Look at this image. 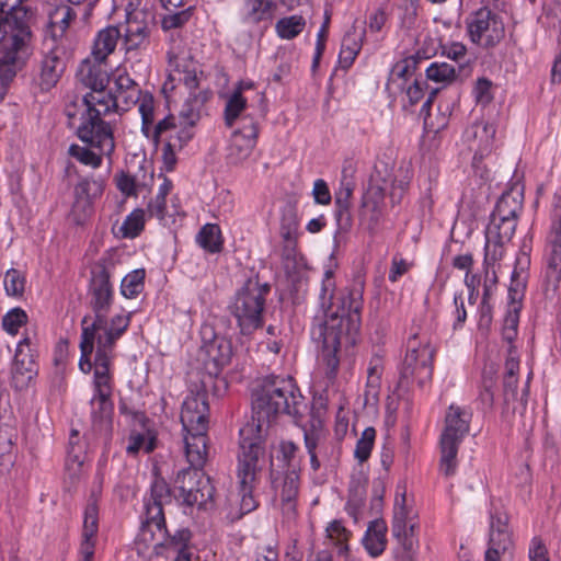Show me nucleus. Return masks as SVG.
I'll return each instance as SVG.
<instances>
[{
    "label": "nucleus",
    "instance_id": "39448f33",
    "mask_svg": "<svg viewBox=\"0 0 561 561\" xmlns=\"http://www.w3.org/2000/svg\"><path fill=\"white\" fill-rule=\"evenodd\" d=\"M409 183L410 176L407 168L394 169L388 163L377 165L363 196L359 214L360 226L370 234H375L383 218L386 193L389 194L390 202L394 206L402 201Z\"/></svg>",
    "mask_w": 561,
    "mask_h": 561
},
{
    "label": "nucleus",
    "instance_id": "f3484780",
    "mask_svg": "<svg viewBox=\"0 0 561 561\" xmlns=\"http://www.w3.org/2000/svg\"><path fill=\"white\" fill-rule=\"evenodd\" d=\"M208 400L205 389L191 391L183 402L181 423L184 432L208 430Z\"/></svg>",
    "mask_w": 561,
    "mask_h": 561
},
{
    "label": "nucleus",
    "instance_id": "0eeeda50",
    "mask_svg": "<svg viewBox=\"0 0 561 561\" xmlns=\"http://www.w3.org/2000/svg\"><path fill=\"white\" fill-rule=\"evenodd\" d=\"M268 293L270 286L266 283H260L257 278H249L236 293L230 309L242 335L249 336L263 325Z\"/></svg>",
    "mask_w": 561,
    "mask_h": 561
},
{
    "label": "nucleus",
    "instance_id": "c85d7f7f",
    "mask_svg": "<svg viewBox=\"0 0 561 561\" xmlns=\"http://www.w3.org/2000/svg\"><path fill=\"white\" fill-rule=\"evenodd\" d=\"M60 55V49L54 48L41 61L39 87L44 91L55 87L65 71L66 65Z\"/></svg>",
    "mask_w": 561,
    "mask_h": 561
},
{
    "label": "nucleus",
    "instance_id": "13d9d810",
    "mask_svg": "<svg viewBox=\"0 0 561 561\" xmlns=\"http://www.w3.org/2000/svg\"><path fill=\"white\" fill-rule=\"evenodd\" d=\"M98 150H99V153H95L88 148L80 147L78 145H71L69 147L68 152L71 157L76 158L81 163L91 165L93 168H98L101 165L102 156L103 154L107 156L106 153H102L100 149H98Z\"/></svg>",
    "mask_w": 561,
    "mask_h": 561
},
{
    "label": "nucleus",
    "instance_id": "ea45409f",
    "mask_svg": "<svg viewBox=\"0 0 561 561\" xmlns=\"http://www.w3.org/2000/svg\"><path fill=\"white\" fill-rule=\"evenodd\" d=\"M75 16L76 13L73 10L65 3H60L51 8L48 11V24L51 28L53 35H62Z\"/></svg>",
    "mask_w": 561,
    "mask_h": 561
},
{
    "label": "nucleus",
    "instance_id": "4d7b16f0",
    "mask_svg": "<svg viewBox=\"0 0 561 561\" xmlns=\"http://www.w3.org/2000/svg\"><path fill=\"white\" fill-rule=\"evenodd\" d=\"M375 438H376L375 428L367 427L364 430L360 438L357 440L354 456L360 463L365 462L369 458L374 443H375Z\"/></svg>",
    "mask_w": 561,
    "mask_h": 561
},
{
    "label": "nucleus",
    "instance_id": "6e6552de",
    "mask_svg": "<svg viewBox=\"0 0 561 561\" xmlns=\"http://www.w3.org/2000/svg\"><path fill=\"white\" fill-rule=\"evenodd\" d=\"M471 414L465 408L451 404L445 416L440 435V469L445 476L455 473L458 447L469 432Z\"/></svg>",
    "mask_w": 561,
    "mask_h": 561
},
{
    "label": "nucleus",
    "instance_id": "9d476101",
    "mask_svg": "<svg viewBox=\"0 0 561 561\" xmlns=\"http://www.w3.org/2000/svg\"><path fill=\"white\" fill-rule=\"evenodd\" d=\"M417 527V514L411 506L407 505L405 494H402L400 499L397 497L396 500L391 528L402 549L400 561H414L419 547L415 534Z\"/></svg>",
    "mask_w": 561,
    "mask_h": 561
},
{
    "label": "nucleus",
    "instance_id": "c756f323",
    "mask_svg": "<svg viewBox=\"0 0 561 561\" xmlns=\"http://www.w3.org/2000/svg\"><path fill=\"white\" fill-rule=\"evenodd\" d=\"M185 433V456L191 465L190 469L202 471L207 460V431H192Z\"/></svg>",
    "mask_w": 561,
    "mask_h": 561
},
{
    "label": "nucleus",
    "instance_id": "680f3d73",
    "mask_svg": "<svg viewBox=\"0 0 561 561\" xmlns=\"http://www.w3.org/2000/svg\"><path fill=\"white\" fill-rule=\"evenodd\" d=\"M25 279L18 270L11 268L5 273L4 288L8 295L20 297L24 293Z\"/></svg>",
    "mask_w": 561,
    "mask_h": 561
},
{
    "label": "nucleus",
    "instance_id": "3c124183",
    "mask_svg": "<svg viewBox=\"0 0 561 561\" xmlns=\"http://www.w3.org/2000/svg\"><path fill=\"white\" fill-rule=\"evenodd\" d=\"M298 447L291 442H282L279 444V455L277 460L282 462V467L285 469L284 472H299L300 459L297 455Z\"/></svg>",
    "mask_w": 561,
    "mask_h": 561
},
{
    "label": "nucleus",
    "instance_id": "052dcab7",
    "mask_svg": "<svg viewBox=\"0 0 561 561\" xmlns=\"http://www.w3.org/2000/svg\"><path fill=\"white\" fill-rule=\"evenodd\" d=\"M26 321L27 316L25 311L21 308H14L3 317L2 327L8 333L14 335Z\"/></svg>",
    "mask_w": 561,
    "mask_h": 561
},
{
    "label": "nucleus",
    "instance_id": "9b49d317",
    "mask_svg": "<svg viewBox=\"0 0 561 561\" xmlns=\"http://www.w3.org/2000/svg\"><path fill=\"white\" fill-rule=\"evenodd\" d=\"M209 99V93L199 91L198 93H190L182 110L179 114V124L174 116H168L161 119L152 131V140L158 144L164 134L168 131L175 133L176 130H187L193 138V127L201 118V111L205 102Z\"/></svg>",
    "mask_w": 561,
    "mask_h": 561
},
{
    "label": "nucleus",
    "instance_id": "7c9ffc66",
    "mask_svg": "<svg viewBox=\"0 0 561 561\" xmlns=\"http://www.w3.org/2000/svg\"><path fill=\"white\" fill-rule=\"evenodd\" d=\"M164 135L165 137L162 136L160 139L164 141L162 162L163 169L170 172L176 164V152L182 150L191 140V134L187 130H176L175 133L168 131Z\"/></svg>",
    "mask_w": 561,
    "mask_h": 561
},
{
    "label": "nucleus",
    "instance_id": "4468645a",
    "mask_svg": "<svg viewBox=\"0 0 561 561\" xmlns=\"http://www.w3.org/2000/svg\"><path fill=\"white\" fill-rule=\"evenodd\" d=\"M154 25V12L147 7L127 12L123 45L126 50L138 49L148 42Z\"/></svg>",
    "mask_w": 561,
    "mask_h": 561
},
{
    "label": "nucleus",
    "instance_id": "e2e57ef3",
    "mask_svg": "<svg viewBox=\"0 0 561 561\" xmlns=\"http://www.w3.org/2000/svg\"><path fill=\"white\" fill-rule=\"evenodd\" d=\"M92 417L94 422L106 421L112 413V402L110 398H100L94 396L91 400Z\"/></svg>",
    "mask_w": 561,
    "mask_h": 561
},
{
    "label": "nucleus",
    "instance_id": "dca6fc26",
    "mask_svg": "<svg viewBox=\"0 0 561 561\" xmlns=\"http://www.w3.org/2000/svg\"><path fill=\"white\" fill-rule=\"evenodd\" d=\"M257 136L259 123L252 116H243L241 126L232 133L228 152L229 161L239 164L248 159L256 145Z\"/></svg>",
    "mask_w": 561,
    "mask_h": 561
},
{
    "label": "nucleus",
    "instance_id": "b1692460",
    "mask_svg": "<svg viewBox=\"0 0 561 561\" xmlns=\"http://www.w3.org/2000/svg\"><path fill=\"white\" fill-rule=\"evenodd\" d=\"M35 374V362L30 346V340L23 339L16 346L13 364L12 379L16 388L27 386Z\"/></svg>",
    "mask_w": 561,
    "mask_h": 561
},
{
    "label": "nucleus",
    "instance_id": "4be33fe9",
    "mask_svg": "<svg viewBox=\"0 0 561 561\" xmlns=\"http://www.w3.org/2000/svg\"><path fill=\"white\" fill-rule=\"evenodd\" d=\"M520 273L516 270L512 274V283L508 288L510 304L504 318L502 335L510 346L517 336V327L519 322V311L524 293V280H519Z\"/></svg>",
    "mask_w": 561,
    "mask_h": 561
},
{
    "label": "nucleus",
    "instance_id": "412c9836",
    "mask_svg": "<svg viewBox=\"0 0 561 561\" xmlns=\"http://www.w3.org/2000/svg\"><path fill=\"white\" fill-rule=\"evenodd\" d=\"M90 291L92 294V307L95 312V319L93 321L101 320V323L98 325L100 330L104 323V313L108 310L112 301L110 274L105 266L98 265L92 271Z\"/></svg>",
    "mask_w": 561,
    "mask_h": 561
},
{
    "label": "nucleus",
    "instance_id": "5701e85b",
    "mask_svg": "<svg viewBox=\"0 0 561 561\" xmlns=\"http://www.w3.org/2000/svg\"><path fill=\"white\" fill-rule=\"evenodd\" d=\"M104 190V181L101 179H84L75 187V202L72 215L78 224H81L90 215L92 201L100 197Z\"/></svg>",
    "mask_w": 561,
    "mask_h": 561
},
{
    "label": "nucleus",
    "instance_id": "69168bd1",
    "mask_svg": "<svg viewBox=\"0 0 561 561\" xmlns=\"http://www.w3.org/2000/svg\"><path fill=\"white\" fill-rule=\"evenodd\" d=\"M519 371V356L517 354L516 347L511 345L507 350V357L504 364V374L503 378H506V386L510 387L512 382V377H517Z\"/></svg>",
    "mask_w": 561,
    "mask_h": 561
},
{
    "label": "nucleus",
    "instance_id": "473e14b6",
    "mask_svg": "<svg viewBox=\"0 0 561 561\" xmlns=\"http://www.w3.org/2000/svg\"><path fill=\"white\" fill-rule=\"evenodd\" d=\"M106 313H104V317ZM128 318L125 316H116L112 319L111 327L106 325L104 318L103 327L96 333V350L112 352L115 341L125 332L128 327Z\"/></svg>",
    "mask_w": 561,
    "mask_h": 561
},
{
    "label": "nucleus",
    "instance_id": "de8ad7c7",
    "mask_svg": "<svg viewBox=\"0 0 561 561\" xmlns=\"http://www.w3.org/2000/svg\"><path fill=\"white\" fill-rule=\"evenodd\" d=\"M522 210L520 201L512 193H504L496 203L492 217L516 219Z\"/></svg>",
    "mask_w": 561,
    "mask_h": 561
},
{
    "label": "nucleus",
    "instance_id": "f257e3e1",
    "mask_svg": "<svg viewBox=\"0 0 561 561\" xmlns=\"http://www.w3.org/2000/svg\"><path fill=\"white\" fill-rule=\"evenodd\" d=\"M334 290L333 272L328 270L320 291L324 321L319 329L322 339L321 357L330 378L336 375L342 355L354 346L358 339L363 308L362 289H346L337 294Z\"/></svg>",
    "mask_w": 561,
    "mask_h": 561
},
{
    "label": "nucleus",
    "instance_id": "bb28decb",
    "mask_svg": "<svg viewBox=\"0 0 561 561\" xmlns=\"http://www.w3.org/2000/svg\"><path fill=\"white\" fill-rule=\"evenodd\" d=\"M275 0H241L240 18L244 24L259 25L273 19Z\"/></svg>",
    "mask_w": 561,
    "mask_h": 561
},
{
    "label": "nucleus",
    "instance_id": "20e7f679",
    "mask_svg": "<svg viewBox=\"0 0 561 561\" xmlns=\"http://www.w3.org/2000/svg\"><path fill=\"white\" fill-rule=\"evenodd\" d=\"M100 98L103 96L98 94L68 96L65 114L68 126L76 129L81 141L100 149L102 153L111 154L115 148L113 133L101 116L108 114L106 104L112 105V100L106 96L104 103Z\"/></svg>",
    "mask_w": 561,
    "mask_h": 561
},
{
    "label": "nucleus",
    "instance_id": "774afa93",
    "mask_svg": "<svg viewBox=\"0 0 561 561\" xmlns=\"http://www.w3.org/2000/svg\"><path fill=\"white\" fill-rule=\"evenodd\" d=\"M528 556L530 561H550L548 550L538 537L533 538Z\"/></svg>",
    "mask_w": 561,
    "mask_h": 561
},
{
    "label": "nucleus",
    "instance_id": "0e129e2a",
    "mask_svg": "<svg viewBox=\"0 0 561 561\" xmlns=\"http://www.w3.org/2000/svg\"><path fill=\"white\" fill-rule=\"evenodd\" d=\"M144 449L146 453H151L154 449L153 438H147L144 434L131 433L128 439L126 450L130 455H136L139 450Z\"/></svg>",
    "mask_w": 561,
    "mask_h": 561
},
{
    "label": "nucleus",
    "instance_id": "423d86ee",
    "mask_svg": "<svg viewBox=\"0 0 561 561\" xmlns=\"http://www.w3.org/2000/svg\"><path fill=\"white\" fill-rule=\"evenodd\" d=\"M252 430V427L240 430L241 440L237 478L241 495L240 511L242 514L252 512L257 505L253 496V490L257 484L265 458L264 446H261L260 440L249 437Z\"/></svg>",
    "mask_w": 561,
    "mask_h": 561
},
{
    "label": "nucleus",
    "instance_id": "7ed1b4c3",
    "mask_svg": "<svg viewBox=\"0 0 561 561\" xmlns=\"http://www.w3.org/2000/svg\"><path fill=\"white\" fill-rule=\"evenodd\" d=\"M27 10L19 0H0V80L10 82L31 55Z\"/></svg>",
    "mask_w": 561,
    "mask_h": 561
},
{
    "label": "nucleus",
    "instance_id": "2f4dec72",
    "mask_svg": "<svg viewBox=\"0 0 561 561\" xmlns=\"http://www.w3.org/2000/svg\"><path fill=\"white\" fill-rule=\"evenodd\" d=\"M123 39L117 26L111 25L101 30L92 46V57L96 61H105L114 53L118 42Z\"/></svg>",
    "mask_w": 561,
    "mask_h": 561
},
{
    "label": "nucleus",
    "instance_id": "58836bf2",
    "mask_svg": "<svg viewBox=\"0 0 561 561\" xmlns=\"http://www.w3.org/2000/svg\"><path fill=\"white\" fill-rule=\"evenodd\" d=\"M248 106V100L244 95L239 94V92H232L226 101L224 118L225 124L228 127H233L237 123L238 126H241V118L243 116H250L249 114H244V111Z\"/></svg>",
    "mask_w": 561,
    "mask_h": 561
},
{
    "label": "nucleus",
    "instance_id": "49530a36",
    "mask_svg": "<svg viewBox=\"0 0 561 561\" xmlns=\"http://www.w3.org/2000/svg\"><path fill=\"white\" fill-rule=\"evenodd\" d=\"M198 244L210 253L219 252L222 248L221 232L217 225H205L197 237Z\"/></svg>",
    "mask_w": 561,
    "mask_h": 561
},
{
    "label": "nucleus",
    "instance_id": "cd10ccee",
    "mask_svg": "<svg viewBox=\"0 0 561 561\" xmlns=\"http://www.w3.org/2000/svg\"><path fill=\"white\" fill-rule=\"evenodd\" d=\"M530 374L527 376L524 388L518 390V377H512L511 386H506V378H503V398H504V412L513 416H524L526 413L528 385Z\"/></svg>",
    "mask_w": 561,
    "mask_h": 561
},
{
    "label": "nucleus",
    "instance_id": "6e6d98bb",
    "mask_svg": "<svg viewBox=\"0 0 561 561\" xmlns=\"http://www.w3.org/2000/svg\"><path fill=\"white\" fill-rule=\"evenodd\" d=\"M426 76L435 82L451 83L457 77V71L447 62H434L426 69Z\"/></svg>",
    "mask_w": 561,
    "mask_h": 561
},
{
    "label": "nucleus",
    "instance_id": "4c0bfd02",
    "mask_svg": "<svg viewBox=\"0 0 561 561\" xmlns=\"http://www.w3.org/2000/svg\"><path fill=\"white\" fill-rule=\"evenodd\" d=\"M387 527L382 520H374L369 524L363 543L371 557H378L386 548Z\"/></svg>",
    "mask_w": 561,
    "mask_h": 561
},
{
    "label": "nucleus",
    "instance_id": "72a5a7b5",
    "mask_svg": "<svg viewBox=\"0 0 561 561\" xmlns=\"http://www.w3.org/2000/svg\"><path fill=\"white\" fill-rule=\"evenodd\" d=\"M467 139L472 140L470 146L476 151L474 158L479 154L483 157L491 151L495 128L488 123H476L466 133Z\"/></svg>",
    "mask_w": 561,
    "mask_h": 561
},
{
    "label": "nucleus",
    "instance_id": "f8f14e48",
    "mask_svg": "<svg viewBox=\"0 0 561 561\" xmlns=\"http://www.w3.org/2000/svg\"><path fill=\"white\" fill-rule=\"evenodd\" d=\"M175 484L186 505L204 510L213 507L215 488L202 471L183 469L178 473Z\"/></svg>",
    "mask_w": 561,
    "mask_h": 561
},
{
    "label": "nucleus",
    "instance_id": "a18cd8bd",
    "mask_svg": "<svg viewBox=\"0 0 561 561\" xmlns=\"http://www.w3.org/2000/svg\"><path fill=\"white\" fill-rule=\"evenodd\" d=\"M18 439L16 430L9 424H0V463H12L15 442Z\"/></svg>",
    "mask_w": 561,
    "mask_h": 561
},
{
    "label": "nucleus",
    "instance_id": "c9c22d12",
    "mask_svg": "<svg viewBox=\"0 0 561 561\" xmlns=\"http://www.w3.org/2000/svg\"><path fill=\"white\" fill-rule=\"evenodd\" d=\"M101 323V320L88 322V317H84L82 320V336L80 342L81 350V358L79 362L80 369L88 374L92 368V364L90 362V355L94 348V342L96 333L99 332L98 325Z\"/></svg>",
    "mask_w": 561,
    "mask_h": 561
},
{
    "label": "nucleus",
    "instance_id": "338daca9",
    "mask_svg": "<svg viewBox=\"0 0 561 561\" xmlns=\"http://www.w3.org/2000/svg\"><path fill=\"white\" fill-rule=\"evenodd\" d=\"M83 462V455H72V450L69 453V457L66 462V474L71 484H75L80 480Z\"/></svg>",
    "mask_w": 561,
    "mask_h": 561
},
{
    "label": "nucleus",
    "instance_id": "2eb2a0df",
    "mask_svg": "<svg viewBox=\"0 0 561 561\" xmlns=\"http://www.w3.org/2000/svg\"><path fill=\"white\" fill-rule=\"evenodd\" d=\"M272 482L279 508L286 523H291L297 517V499L299 494V472H283L280 478L275 477L272 469Z\"/></svg>",
    "mask_w": 561,
    "mask_h": 561
},
{
    "label": "nucleus",
    "instance_id": "6ab92c4d",
    "mask_svg": "<svg viewBox=\"0 0 561 561\" xmlns=\"http://www.w3.org/2000/svg\"><path fill=\"white\" fill-rule=\"evenodd\" d=\"M141 94L138 83L127 72H121L115 78L114 89L100 95L103 96L101 99L104 103L106 102V96L112 100V105L107 104L110 113L113 110L128 111L138 103Z\"/></svg>",
    "mask_w": 561,
    "mask_h": 561
},
{
    "label": "nucleus",
    "instance_id": "a878e982",
    "mask_svg": "<svg viewBox=\"0 0 561 561\" xmlns=\"http://www.w3.org/2000/svg\"><path fill=\"white\" fill-rule=\"evenodd\" d=\"M103 61H96L95 59L83 60L77 71L78 80L87 88H90L92 92L90 94L104 93V89L108 82L106 71L102 67Z\"/></svg>",
    "mask_w": 561,
    "mask_h": 561
},
{
    "label": "nucleus",
    "instance_id": "bf43d9fd",
    "mask_svg": "<svg viewBox=\"0 0 561 561\" xmlns=\"http://www.w3.org/2000/svg\"><path fill=\"white\" fill-rule=\"evenodd\" d=\"M506 242L485 239L483 265L496 267L504 255V244Z\"/></svg>",
    "mask_w": 561,
    "mask_h": 561
},
{
    "label": "nucleus",
    "instance_id": "f03ea898",
    "mask_svg": "<svg viewBox=\"0 0 561 561\" xmlns=\"http://www.w3.org/2000/svg\"><path fill=\"white\" fill-rule=\"evenodd\" d=\"M302 404V396L290 377H267L252 391V422L243 428L252 427L251 439L264 446V436L272 423L280 414L296 415Z\"/></svg>",
    "mask_w": 561,
    "mask_h": 561
},
{
    "label": "nucleus",
    "instance_id": "ddd939ff",
    "mask_svg": "<svg viewBox=\"0 0 561 561\" xmlns=\"http://www.w3.org/2000/svg\"><path fill=\"white\" fill-rule=\"evenodd\" d=\"M468 32L473 43L493 47L504 37L505 27L495 13L483 7L471 15L468 22Z\"/></svg>",
    "mask_w": 561,
    "mask_h": 561
},
{
    "label": "nucleus",
    "instance_id": "37998d69",
    "mask_svg": "<svg viewBox=\"0 0 561 561\" xmlns=\"http://www.w3.org/2000/svg\"><path fill=\"white\" fill-rule=\"evenodd\" d=\"M199 75L202 72L199 71ZM171 80L178 79L182 81L186 88L191 91V93H196L195 91L199 87V78L196 65L186 59H182L181 62L176 64V68L170 75Z\"/></svg>",
    "mask_w": 561,
    "mask_h": 561
},
{
    "label": "nucleus",
    "instance_id": "a211bd4d",
    "mask_svg": "<svg viewBox=\"0 0 561 561\" xmlns=\"http://www.w3.org/2000/svg\"><path fill=\"white\" fill-rule=\"evenodd\" d=\"M434 353L435 350L430 344L416 347L410 341V350L404 358L402 376L415 379L420 386L426 383L432 378Z\"/></svg>",
    "mask_w": 561,
    "mask_h": 561
},
{
    "label": "nucleus",
    "instance_id": "c03bdc74",
    "mask_svg": "<svg viewBox=\"0 0 561 561\" xmlns=\"http://www.w3.org/2000/svg\"><path fill=\"white\" fill-rule=\"evenodd\" d=\"M490 546L502 549V551H506L512 546L506 516H497L492 519Z\"/></svg>",
    "mask_w": 561,
    "mask_h": 561
},
{
    "label": "nucleus",
    "instance_id": "1a4fd4ad",
    "mask_svg": "<svg viewBox=\"0 0 561 561\" xmlns=\"http://www.w3.org/2000/svg\"><path fill=\"white\" fill-rule=\"evenodd\" d=\"M170 502L171 492L168 483L163 479L157 478L151 485V494L146 504V516L141 527L144 539L149 534L157 546L164 545L168 537L163 506Z\"/></svg>",
    "mask_w": 561,
    "mask_h": 561
},
{
    "label": "nucleus",
    "instance_id": "a19ab883",
    "mask_svg": "<svg viewBox=\"0 0 561 561\" xmlns=\"http://www.w3.org/2000/svg\"><path fill=\"white\" fill-rule=\"evenodd\" d=\"M516 219L492 217L485 230V239L508 242L516 229Z\"/></svg>",
    "mask_w": 561,
    "mask_h": 561
},
{
    "label": "nucleus",
    "instance_id": "aec40b11",
    "mask_svg": "<svg viewBox=\"0 0 561 561\" xmlns=\"http://www.w3.org/2000/svg\"><path fill=\"white\" fill-rule=\"evenodd\" d=\"M547 280L557 287L561 279V199L554 206L553 221L547 247Z\"/></svg>",
    "mask_w": 561,
    "mask_h": 561
},
{
    "label": "nucleus",
    "instance_id": "f704fd0d",
    "mask_svg": "<svg viewBox=\"0 0 561 561\" xmlns=\"http://www.w3.org/2000/svg\"><path fill=\"white\" fill-rule=\"evenodd\" d=\"M110 364L111 353L96 350L94 389L95 396H100V398H111L112 394V388L110 385Z\"/></svg>",
    "mask_w": 561,
    "mask_h": 561
},
{
    "label": "nucleus",
    "instance_id": "8fccbe9b",
    "mask_svg": "<svg viewBox=\"0 0 561 561\" xmlns=\"http://www.w3.org/2000/svg\"><path fill=\"white\" fill-rule=\"evenodd\" d=\"M145 227V211L137 208L131 211L124 222L119 226L117 233L122 238L134 239L144 230Z\"/></svg>",
    "mask_w": 561,
    "mask_h": 561
},
{
    "label": "nucleus",
    "instance_id": "79ce46f5",
    "mask_svg": "<svg viewBox=\"0 0 561 561\" xmlns=\"http://www.w3.org/2000/svg\"><path fill=\"white\" fill-rule=\"evenodd\" d=\"M162 178V183L159 186V191L154 198H152L147 206V211L149 216L156 217L160 221L165 219V217H173V214H170L167 207L165 197L170 193L172 188V182L164 178Z\"/></svg>",
    "mask_w": 561,
    "mask_h": 561
},
{
    "label": "nucleus",
    "instance_id": "393cba45",
    "mask_svg": "<svg viewBox=\"0 0 561 561\" xmlns=\"http://www.w3.org/2000/svg\"><path fill=\"white\" fill-rule=\"evenodd\" d=\"M99 528V510L95 502H90L84 511L82 542L80 553L82 561H92Z\"/></svg>",
    "mask_w": 561,
    "mask_h": 561
},
{
    "label": "nucleus",
    "instance_id": "864d4df0",
    "mask_svg": "<svg viewBox=\"0 0 561 561\" xmlns=\"http://www.w3.org/2000/svg\"><path fill=\"white\" fill-rule=\"evenodd\" d=\"M305 24L302 16L291 15L280 19L276 23V31L282 38L291 39L302 32Z\"/></svg>",
    "mask_w": 561,
    "mask_h": 561
},
{
    "label": "nucleus",
    "instance_id": "e433bc0d",
    "mask_svg": "<svg viewBox=\"0 0 561 561\" xmlns=\"http://www.w3.org/2000/svg\"><path fill=\"white\" fill-rule=\"evenodd\" d=\"M204 351L207 358L213 362L216 367L228 365L232 357L231 342L222 336H214L213 340L206 342Z\"/></svg>",
    "mask_w": 561,
    "mask_h": 561
},
{
    "label": "nucleus",
    "instance_id": "603ef678",
    "mask_svg": "<svg viewBox=\"0 0 561 561\" xmlns=\"http://www.w3.org/2000/svg\"><path fill=\"white\" fill-rule=\"evenodd\" d=\"M139 113L141 114L142 126L141 130L147 136L152 138V124L154 121V100L150 93H142L139 98Z\"/></svg>",
    "mask_w": 561,
    "mask_h": 561
},
{
    "label": "nucleus",
    "instance_id": "09e8293b",
    "mask_svg": "<svg viewBox=\"0 0 561 561\" xmlns=\"http://www.w3.org/2000/svg\"><path fill=\"white\" fill-rule=\"evenodd\" d=\"M297 222L293 216L284 218L280 227L283 238V255L285 259H294L297 243Z\"/></svg>",
    "mask_w": 561,
    "mask_h": 561
},
{
    "label": "nucleus",
    "instance_id": "5fc2aeb1",
    "mask_svg": "<svg viewBox=\"0 0 561 561\" xmlns=\"http://www.w3.org/2000/svg\"><path fill=\"white\" fill-rule=\"evenodd\" d=\"M145 270H135L127 274L121 285L122 294L126 298L136 297L144 289Z\"/></svg>",
    "mask_w": 561,
    "mask_h": 561
}]
</instances>
